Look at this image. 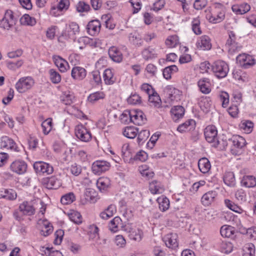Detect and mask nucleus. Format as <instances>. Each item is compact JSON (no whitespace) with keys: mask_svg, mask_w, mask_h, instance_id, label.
<instances>
[{"mask_svg":"<svg viewBox=\"0 0 256 256\" xmlns=\"http://www.w3.org/2000/svg\"><path fill=\"white\" fill-rule=\"evenodd\" d=\"M211 68L214 74L218 78H225L229 71L228 64L223 60L216 61Z\"/></svg>","mask_w":256,"mask_h":256,"instance_id":"nucleus-1","label":"nucleus"},{"mask_svg":"<svg viewBox=\"0 0 256 256\" xmlns=\"http://www.w3.org/2000/svg\"><path fill=\"white\" fill-rule=\"evenodd\" d=\"M34 84V80L31 76L20 78L15 84V88L20 93H24L31 89Z\"/></svg>","mask_w":256,"mask_h":256,"instance_id":"nucleus-2","label":"nucleus"},{"mask_svg":"<svg viewBox=\"0 0 256 256\" xmlns=\"http://www.w3.org/2000/svg\"><path fill=\"white\" fill-rule=\"evenodd\" d=\"M124 231L128 234V236L130 240L136 242L141 241L144 236V233L142 230L130 224L124 225Z\"/></svg>","mask_w":256,"mask_h":256,"instance_id":"nucleus-3","label":"nucleus"},{"mask_svg":"<svg viewBox=\"0 0 256 256\" xmlns=\"http://www.w3.org/2000/svg\"><path fill=\"white\" fill-rule=\"evenodd\" d=\"M218 131L214 126H208L204 130V136L208 142L212 143V146L216 147L219 142L218 140Z\"/></svg>","mask_w":256,"mask_h":256,"instance_id":"nucleus-4","label":"nucleus"},{"mask_svg":"<svg viewBox=\"0 0 256 256\" xmlns=\"http://www.w3.org/2000/svg\"><path fill=\"white\" fill-rule=\"evenodd\" d=\"M74 131L76 136L81 141L88 142L92 138L90 131L82 124L76 126Z\"/></svg>","mask_w":256,"mask_h":256,"instance_id":"nucleus-5","label":"nucleus"},{"mask_svg":"<svg viewBox=\"0 0 256 256\" xmlns=\"http://www.w3.org/2000/svg\"><path fill=\"white\" fill-rule=\"evenodd\" d=\"M33 166L37 174H50L54 172V168L52 165L42 161L35 162Z\"/></svg>","mask_w":256,"mask_h":256,"instance_id":"nucleus-6","label":"nucleus"},{"mask_svg":"<svg viewBox=\"0 0 256 256\" xmlns=\"http://www.w3.org/2000/svg\"><path fill=\"white\" fill-rule=\"evenodd\" d=\"M126 114L131 116V122L136 125H142L146 120L144 114L141 110H133L131 114L126 112Z\"/></svg>","mask_w":256,"mask_h":256,"instance_id":"nucleus-7","label":"nucleus"},{"mask_svg":"<svg viewBox=\"0 0 256 256\" xmlns=\"http://www.w3.org/2000/svg\"><path fill=\"white\" fill-rule=\"evenodd\" d=\"M15 24L12 12L10 10H6L4 18L0 22V27L8 30Z\"/></svg>","mask_w":256,"mask_h":256,"instance_id":"nucleus-8","label":"nucleus"},{"mask_svg":"<svg viewBox=\"0 0 256 256\" xmlns=\"http://www.w3.org/2000/svg\"><path fill=\"white\" fill-rule=\"evenodd\" d=\"M236 61L242 67L245 68L253 66L256 62V60L252 56L246 54H239L236 57Z\"/></svg>","mask_w":256,"mask_h":256,"instance_id":"nucleus-9","label":"nucleus"},{"mask_svg":"<svg viewBox=\"0 0 256 256\" xmlns=\"http://www.w3.org/2000/svg\"><path fill=\"white\" fill-rule=\"evenodd\" d=\"M38 225L39 228L40 230V233L42 236H46L53 232V226L47 220H39Z\"/></svg>","mask_w":256,"mask_h":256,"instance_id":"nucleus-10","label":"nucleus"},{"mask_svg":"<svg viewBox=\"0 0 256 256\" xmlns=\"http://www.w3.org/2000/svg\"><path fill=\"white\" fill-rule=\"evenodd\" d=\"M228 36L229 38L227 40L226 44V46L228 48V51L231 53L238 51L240 49L241 46L236 42V36L234 33L230 31L228 32Z\"/></svg>","mask_w":256,"mask_h":256,"instance_id":"nucleus-11","label":"nucleus"},{"mask_svg":"<svg viewBox=\"0 0 256 256\" xmlns=\"http://www.w3.org/2000/svg\"><path fill=\"white\" fill-rule=\"evenodd\" d=\"M10 169L14 173L22 174L26 171L27 164L24 160H16L11 164Z\"/></svg>","mask_w":256,"mask_h":256,"instance_id":"nucleus-12","label":"nucleus"},{"mask_svg":"<svg viewBox=\"0 0 256 256\" xmlns=\"http://www.w3.org/2000/svg\"><path fill=\"white\" fill-rule=\"evenodd\" d=\"M178 236L176 233H170L163 238V241L166 246L172 249H175L178 247Z\"/></svg>","mask_w":256,"mask_h":256,"instance_id":"nucleus-13","label":"nucleus"},{"mask_svg":"<svg viewBox=\"0 0 256 256\" xmlns=\"http://www.w3.org/2000/svg\"><path fill=\"white\" fill-rule=\"evenodd\" d=\"M110 167L109 162L104 160H98L94 162L92 165L93 172L98 174L108 170Z\"/></svg>","mask_w":256,"mask_h":256,"instance_id":"nucleus-14","label":"nucleus"},{"mask_svg":"<svg viewBox=\"0 0 256 256\" xmlns=\"http://www.w3.org/2000/svg\"><path fill=\"white\" fill-rule=\"evenodd\" d=\"M228 141L230 144L232 148V151L234 149H241L246 144L245 139L243 137L238 135L233 136L228 140Z\"/></svg>","mask_w":256,"mask_h":256,"instance_id":"nucleus-15","label":"nucleus"},{"mask_svg":"<svg viewBox=\"0 0 256 256\" xmlns=\"http://www.w3.org/2000/svg\"><path fill=\"white\" fill-rule=\"evenodd\" d=\"M43 183L48 189H57L62 186L61 180L56 176L44 179Z\"/></svg>","mask_w":256,"mask_h":256,"instance_id":"nucleus-16","label":"nucleus"},{"mask_svg":"<svg viewBox=\"0 0 256 256\" xmlns=\"http://www.w3.org/2000/svg\"><path fill=\"white\" fill-rule=\"evenodd\" d=\"M18 210L24 216H32L35 213V208L30 202L24 201L18 206Z\"/></svg>","mask_w":256,"mask_h":256,"instance_id":"nucleus-17","label":"nucleus"},{"mask_svg":"<svg viewBox=\"0 0 256 256\" xmlns=\"http://www.w3.org/2000/svg\"><path fill=\"white\" fill-rule=\"evenodd\" d=\"M196 46L200 50H209L212 47L210 40L208 36H202L198 40Z\"/></svg>","mask_w":256,"mask_h":256,"instance_id":"nucleus-18","label":"nucleus"},{"mask_svg":"<svg viewBox=\"0 0 256 256\" xmlns=\"http://www.w3.org/2000/svg\"><path fill=\"white\" fill-rule=\"evenodd\" d=\"M0 148L6 150H16V145L14 140L8 136H2L0 139Z\"/></svg>","mask_w":256,"mask_h":256,"instance_id":"nucleus-19","label":"nucleus"},{"mask_svg":"<svg viewBox=\"0 0 256 256\" xmlns=\"http://www.w3.org/2000/svg\"><path fill=\"white\" fill-rule=\"evenodd\" d=\"M100 23L98 20H93L90 22L87 25L88 33L92 36L98 34L100 29Z\"/></svg>","mask_w":256,"mask_h":256,"instance_id":"nucleus-20","label":"nucleus"},{"mask_svg":"<svg viewBox=\"0 0 256 256\" xmlns=\"http://www.w3.org/2000/svg\"><path fill=\"white\" fill-rule=\"evenodd\" d=\"M108 55L110 58L114 62H120L122 61L123 56L121 52L116 46H112L109 48Z\"/></svg>","mask_w":256,"mask_h":256,"instance_id":"nucleus-21","label":"nucleus"},{"mask_svg":"<svg viewBox=\"0 0 256 256\" xmlns=\"http://www.w3.org/2000/svg\"><path fill=\"white\" fill-rule=\"evenodd\" d=\"M52 60L56 66L61 72H64L66 71L68 64L65 60L58 56H54Z\"/></svg>","mask_w":256,"mask_h":256,"instance_id":"nucleus-22","label":"nucleus"},{"mask_svg":"<svg viewBox=\"0 0 256 256\" xmlns=\"http://www.w3.org/2000/svg\"><path fill=\"white\" fill-rule=\"evenodd\" d=\"M72 78L76 80H83L86 75V70L80 66H75L72 70Z\"/></svg>","mask_w":256,"mask_h":256,"instance_id":"nucleus-23","label":"nucleus"},{"mask_svg":"<svg viewBox=\"0 0 256 256\" xmlns=\"http://www.w3.org/2000/svg\"><path fill=\"white\" fill-rule=\"evenodd\" d=\"M149 190L154 194H160L164 192V188L160 182L153 180L150 183Z\"/></svg>","mask_w":256,"mask_h":256,"instance_id":"nucleus-24","label":"nucleus"},{"mask_svg":"<svg viewBox=\"0 0 256 256\" xmlns=\"http://www.w3.org/2000/svg\"><path fill=\"white\" fill-rule=\"evenodd\" d=\"M122 220L119 216H116L112 220L109 224V229L110 231L116 232H118L120 228L124 230V227Z\"/></svg>","mask_w":256,"mask_h":256,"instance_id":"nucleus-25","label":"nucleus"},{"mask_svg":"<svg viewBox=\"0 0 256 256\" xmlns=\"http://www.w3.org/2000/svg\"><path fill=\"white\" fill-rule=\"evenodd\" d=\"M216 195V192L212 190L209 191L204 194L201 198L202 204L205 206L210 205L214 201Z\"/></svg>","mask_w":256,"mask_h":256,"instance_id":"nucleus-26","label":"nucleus"},{"mask_svg":"<svg viewBox=\"0 0 256 256\" xmlns=\"http://www.w3.org/2000/svg\"><path fill=\"white\" fill-rule=\"evenodd\" d=\"M142 55L143 58L146 60L157 57L156 49L150 46L144 48L142 52Z\"/></svg>","mask_w":256,"mask_h":256,"instance_id":"nucleus-27","label":"nucleus"},{"mask_svg":"<svg viewBox=\"0 0 256 256\" xmlns=\"http://www.w3.org/2000/svg\"><path fill=\"white\" fill-rule=\"evenodd\" d=\"M200 92L204 94H208L210 91V82L209 79L204 78L200 80L198 82Z\"/></svg>","mask_w":256,"mask_h":256,"instance_id":"nucleus-28","label":"nucleus"},{"mask_svg":"<svg viewBox=\"0 0 256 256\" xmlns=\"http://www.w3.org/2000/svg\"><path fill=\"white\" fill-rule=\"evenodd\" d=\"M110 180L107 177H100L96 181V186L100 190H106L110 186Z\"/></svg>","mask_w":256,"mask_h":256,"instance_id":"nucleus-29","label":"nucleus"},{"mask_svg":"<svg viewBox=\"0 0 256 256\" xmlns=\"http://www.w3.org/2000/svg\"><path fill=\"white\" fill-rule=\"evenodd\" d=\"M241 184L246 188H254L256 186V178L253 176H244L241 180Z\"/></svg>","mask_w":256,"mask_h":256,"instance_id":"nucleus-30","label":"nucleus"},{"mask_svg":"<svg viewBox=\"0 0 256 256\" xmlns=\"http://www.w3.org/2000/svg\"><path fill=\"white\" fill-rule=\"evenodd\" d=\"M195 121L193 120H188L185 122L180 124L177 128V130L180 132H184L186 130H190L194 128Z\"/></svg>","mask_w":256,"mask_h":256,"instance_id":"nucleus-31","label":"nucleus"},{"mask_svg":"<svg viewBox=\"0 0 256 256\" xmlns=\"http://www.w3.org/2000/svg\"><path fill=\"white\" fill-rule=\"evenodd\" d=\"M206 18L212 22L218 23L222 22L224 18V14L220 12L216 14H208L206 15Z\"/></svg>","mask_w":256,"mask_h":256,"instance_id":"nucleus-32","label":"nucleus"},{"mask_svg":"<svg viewBox=\"0 0 256 256\" xmlns=\"http://www.w3.org/2000/svg\"><path fill=\"white\" fill-rule=\"evenodd\" d=\"M198 166L202 172L206 174L210 170L211 165L208 158H203L198 160Z\"/></svg>","mask_w":256,"mask_h":256,"instance_id":"nucleus-33","label":"nucleus"},{"mask_svg":"<svg viewBox=\"0 0 256 256\" xmlns=\"http://www.w3.org/2000/svg\"><path fill=\"white\" fill-rule=\"evenodd\" d=\"M250 7L248 4H242L240 6H234L232 10L237 14H242L246 13L250 10Z\"/></svg>","mask_w":256,"mask_h":256,"instance_id":"nucleus-34","label":"nucleus"},{"mask_svg":"<svg viewBox=\"0 0 256 256\" xmlns=\"http://www.w3.org/2000/svg\"><path fill=\"white\" fill-rule=\"evenodd\" d=\"M171 113L173 120L176 121L183 116L184 110L182 106H176L171 110Z\"/></svg>","mask_w":256,"mask_h":256,"instance_id":"nucleus-35","label":"nucleus"},{"mask_svg":"<svg viewBox=\"0 0 256 256\" xmlns=\"http://www.w3.org/2000/svg\"><path fill=\"white\" fill-rule=\"evenodd\" d=\"M104 80L106 84H112L116 80L114 73L110 69H106L104 72Z\"/></svg>","mask_w":256,"mask_h":256,"instance_id":"nucleus-36","label":"nucleus"},{"mask_svg":"<svg viewBox=\"0 0 256 256\" xmlns=\"http://www.w3.org/2000/svg\"><path fill=\"white\" fill-rule=\"evenodd\" d=\"M159 208L162 212H165L170 208L169 200L166 196H162L157 198Z\"/></svg>","mask_w":256,"mask_h":256,"instance_id":"nucleus-37","label":"nucleus"},{"mask_svg":"<svg viewBox=\"0 0 256 256\" xmlns=\"http://www.w3.org/2000/svg\"><path fill=\"white\" fill-rule=\"evenodd\" d=\"M42 132L44 135H48L52 130L53 127L52 120L48 118L43 121L41 124Z\"/></svg>","mask_w":256,"mask_h":256,"instance_id":"nucleus-38","label":"nucleus"},{"mask_svg":"<svg viewBox=\"0 0 256 256\" xmlns=\"http://www.w3.org/2000/svg\"><path fill=\"white\" fill-rule=\"evenodd\" d=\"M105 96L106 94L103 92H96L90 94L88 98V102L94 104L100 100L104 99Z\"/></svg>","mask_w":256,"mask_h":256,"instance_id":"nucleus-39","label":"nucleus"},{"mask_svg":"<svg viewBox=\"0 0 256 256\" xmlns=\"http://www.w3.org/2000/svg\"><path fill=\"white\" fill-rule=\"evenodd\" d=\"M148 101L152 106L156 108H160L161 105V100L155 91L148 96Z\"/></svg>","mask_w":256,"mask_h":256,"instance_id":"nucleus-40","label":"nucleus"},{"mask_svg":"<svg viewBox=\"0 0 256 256\" xmlns=\"http://www.w3.org/2000/svg\"><path fill=\"white\" fill-rule=\"evenodd\" d=\"M242 256H255V247L252 243L244 244L242 248Z\"/></svg>","mask_w":256,"mask_h":256,"instance_id":"nucleus-41","label":"nucleus"},{"mask_svg":"<svg viewBox=\"0 0 256 256\" xmlns=\"http://www.w3.org/2000/svg\"><path fill=\"white\" fill-rule=\"evenodd\" d=\"M220 232L223 237L230 238L234 234V228L231 226L224 225L221 227Z\"/></svg>","mask_w":256,"mask_h":256,"instance_id":"nucleus-42","label":"nucleus"},{"mask_svg":"<svg viewBox=\"0 0 256 256\" xmlns=\"http://www.w3.org/2000/svg\"><path fill=\"white\" fill-rule=\"evenodd\" d=\"M138 129L134 126H127L123 131V134L129 138H134L138 134Z\"/></svg>","mask_w":256,"mask_h":256,"instance_id":"nucleus-43","label":"nucleus"},{"mask_svg":"<svg viewBox=\"0 0 256 256\" xmlns=\"http://www.w3.org/2000/svg\"><path fill=\"white\" fill-rule=\"evenodd\" d=\"M78 43H82L84 45H88L92 47L98 46V40L96 39L90 38L87 36L80 38L78 40Z\"/></svg>","mask_w":256,"mask_h":256,"instance_id":"nucleus-44","label":"nucleus"},{"mask_svg":"<svg viewBox=\"0 0 256 256\" xmlns=\"http://www.w3.org/2000/svg\"><path fill=\"white\" fill-rule=\"evenodd\" d=\"M224 182L228 186H234L236 184V180L234 172H226L224 176Z\"/></svg>","mask_w":256,"mask_h":256,"instance_id":"nucleus-45","label":"nucleus"},{"mask_svg":"<svg viewBox=\"0 0 256 256\" xmlns=\"http://www.w3.org/2000/svg\"><path fill=\"white\" fill-rule=\"evenodd\" d=\"M178 70V68L176 65L167 66L163 70L164 77L166 80H169L171 78L172 74L176 72Z\"/></svg>","mask_w":256,"mask_h":256,"instance_id":"nucleus-46","label":"nucleus"},{"mask_svg":"<svg viewBox=\"0 0 256 256\" xmlns=\"http://www.w3.org/2000/svg\"><path fill=\"white\" fill-rule=\"evenodd\" d=\"M6 66L7 68L12 70H16L17 69L20 68L24 64V60H20L16 62H13L10 60H6Z\"/></svg>","mask_w":256,"mask_h":256,"instance_id":"nucleus-47","label":"nucleus"},{"mask_svg":"<svg viewBox=\"0 0 256 256\" xmlns=\"http://www.w3.org/2000/svg\"><path fill=\"white\" fill-rule=\"evenodd\" d=\"M68 217L72 222L76 224H80L82 222V216L77 211H72L68 214Z\"/></svg>","mask_w":256,"mask_h":256,"instance_id":"nucleus-48","label":"nucleus"},{"mask_svg":"<svg viewBox=\"0 0 256 256\" xmlns=\"http://www.w3.org/2000/svg\"><path fill=\"white\" fill-rule=\"evenodd\" d=\"M200 20L199 18H196L192 20V28L193 32L196 35L200 34L202 32L200 26Z\"/></svg>","mask_w":256,"mask_h":256,"instance_id":"nucleus-49","label":"nucleus"},{"mask_svg":"<svg viewBox=\"0 0 256 256\" xmlns=\"http://www.w3.org/2000/svg\"><path fill=\"white\" fill-rule=\"evenodd\" d=\"M224 204L227 208L236 212L241 214L243 212L242 209L240 206L229 200H226Z\"/></svg>","mask_w":256,"mask_h":256,"instance_id":"nucleus-50","label":"nucleus"},{"mask_svg":"<svg viewBox=\"0 0 256 256\" xmlns=\"http://www.w3.org/2000/svg\"><path fill=\"white\" fill-rule=\"evenodd\" d=\"M240 128L246 133L250 132L254 127V123L248 120H244L240 124Z\"/></svg>","mask_w":256,"mask_h":256,"instance_id":"nucleus-51","label":"nucleus"},{"mask_svg":"<svg viewBox=\"0 0 256 256\" xmlns=\"http://www.w3.org/2000/svg\"><path fill=\"white\" fill-rule=\"evenodd\" d=\"M86 198L92 202H95L97 200V193L93 189H87L85 192Z\"/></svg>","mask_w":256,"mask_h":256,"instance_id":"nucleus-52","label":"nucleus"},{"mask_svg":"<svg viewBox=\"0 0 256 256\" xmlns=\"http://www.w3.org/2000/svg\"><path fill=\"white\" fill-rule=\"evenodd\" d=\"M76 200V197L72 192H69L63 196L60 202L63 204H68L72 203Z\"/></svg>","mask_w":256,"mask_h":256,"instance_id":"nucleus-53","label":"nucleus"},{"mask_svg":"<svg viewBox=\"0 0 256 256\" xmlns=\"http://www.w3.org/2000/svg\"><path fill=\"white\" fill-rule=\"evenodd\" d=\"M50 80L54 84H58L61 80V76L60 74L54 69H50L49 70Z\"/></svg>","mask_w":256,"mask_h":256,"instance_id":"nucleus-54","label":"nucleus"},{"mask_svg":"<svg viewBox=\"0 0 256 256\" xmlns=\"http://www.w3.org/2000/svg\"><path fill=\"white\" fill-rule=\"evenodd\" d=\"M20 21L22 24L28 26H34L36 23L35 19L28 14L24 15L21 18Z\"/></svg>","mask_w":256,"mask_h":256,"instance_id":"nucleus-55","label":"nucleus"},{"mask_svg":"<svg viewBox=\"0 0 256 256\" xmlns=\"http://www.w3.org/2000/svg\"><path fill=\"white\" fill-rule=\"evenodd\" d=\"M165 43L168 48L175 47L178 43V37L176 35L169 36L166 39Z\"/></svg>","mask_w":256,"mask_h":256,"instance_id":"nucleus-56","label":"nucleus"},{"mask_svg":"<svg viewBox=\"0 0 256 256\" xmlns=\"http://www.w3.org/2000/svg\"><path fill=\"white\" fill-rule=\"evenodd\" d=\"M150 136V132L146 130H141L138 134L137 140L138 144H142Z\"/></svg>","mask_w":256,"mask_h":256,"instance_id":"nucleus-57","label":"nucleus"},{"mask_svg":"<svg viewBox=\"0 0 256 256\" xmlns=\"http://www.w3.org/2000/svg\"><path fill=\"white\" fill-rule=\"evenodd\" d=\"M232 244L228 242H222L220 244V248L222 252L229 254L232 250Z\"/></svg>","mask_w":256,"mask_h":256,"instance_id":"nucleus-58","label":"nucleus"},{"mask_svg":"<svg viewBox=\"0 0 256 256\" xmlns=\"http://www.w3.org/2000/svg\"><path fill=\"white\" fill-rule=\"evenodd\" d=\"M2 198H5L8 200H12L16 199L17 194L16 192L12 190H6L4 194H1Z\"/></svg>","mask_w":256,"mask_h":256,"instance_id":"nucleus-59","label":"nucleus"},{"mask_svg":"<svg viewBox=\"0 0 256 256\" xmlns=\"http://www.w3.org/2000/svg\"><path fill=\"white\" fill-rule=\"evenodd\" d=\"M128 102L129 104L135 105L140 104L141 102V98L137 94H132L127 99Z\"/></svg>","mask_w":256,"mask_h":256,"instance_id":"nucleus-60","label":"nucleus"},{"mask_svg":"<svg viewBox=\"0 0 256 256\" xmlns=\"http://www.w3.org/2000/svg\"><path fill=\"white\" fill-rule=\"evenodd\" d=\"M218 97L222 102V105L223 108L228 106L229 104V95L228 93L225 92H221L219 94Z\"/></svg>","mask_w":256,"mask_h":256,"instance_id":"nucleus-61","label":"nucleus"},{"mask_svg":"<svg viewBox=\"0 0 256 256\" xmlns=\"http://www.w3.org/2000/svg\"><path fill=\"white\" fill-rule=\"evenodd\" d=\"M68 32L70 36L78 34L80 32V28L76 22H70L68 25Z\"/></svg>","mask_w":256,"mask_h":256,"instance_id":"nucleus-62","label":"nucleus"},{"mask_svg":"<svg viewBox=\"0 0 256 256\" xmlns=\"http://www.w3.org/2000/svg\"><path fill=\"white\" fill-rule=\"evenodd\" d=\"M130 42L134 44L136 46L140 47L142 46L143 40L138 36L132 35L130 36Z\"/></svg>","mask_w":256,"mask_h":256,"instance_id":"nucleus-63","label":"nucleus"},{"mask_svg":"<svg viewBox=\"0 0 256 256\" xmlns=\"http://www.w3.org/2000/svg\"><path fill=\"white\" fill-rule=\"evenodd\" d=\"M69 168L72 174L75 176H78L82 172L81 166L76 163L72 164Z\"/></svg>","mask_w":256,"mask_h":256,"instance_id":"nucleus-64","label":"nucleus"}]
</instances>
